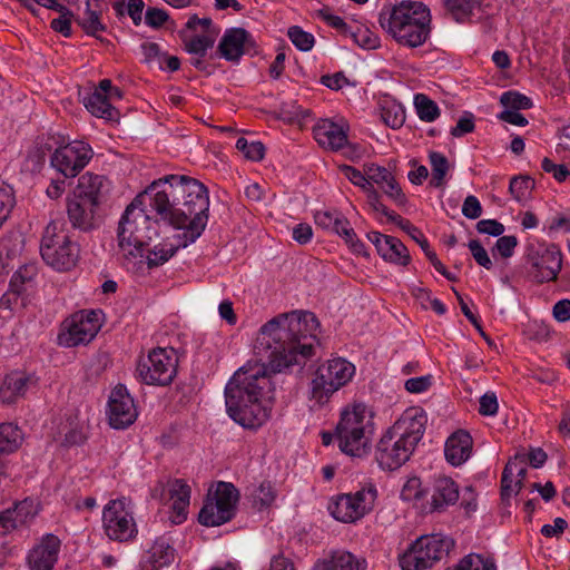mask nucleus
Wrapping results in <instances>:
<instances>
[{"label":"nucleus","mask_w":570,"mask_h":570,"mask_svg":"<svg viewBox=\"0 0 570 570\" xmlns=\"http://www.w3.org/2000/svg\"><path fill=\"white\" fill-rule=\"evenodd\" d=\"M320 323L312 312L278 314L261 328L254 345L274 373L306 362L313 355Z\"/></svg>","instance_id":"1"},{"label":"nucleus","mask_w":570,"mask_h":570,"mask_svg":"<svg viewBox=\"0 0 570 570\" xmlns=\"http://www.w3.org/2000/svg\"><path fill=\"white\" fill-rule=\"evenodd\" d=\"M147 203L146 195L140 193L126 207L117 227V244L124 259L146 263L153 269L167 263L183 246L180 240L153 244L158 236V223L146 213Z\"/></svg>","instance_id":"2"},{"label":"nucleus","mask_w":570,"mask_h":570,"mask_svg":"<svg viewBox=\"0 0 570 570\" xmlns=\"http://www.w3.org/2000/svg\"><path fill=\"white\" fill-rule=\"evenodd\" d=\"M274 401V385L264 365L240 367L225 386L229 417L245 429L256 430L268 421Z\"/></svg>","instance_id":"3"},{"label":"nucleus","mask_w":570,"mask_h":570,"mask_svg":"<svg viewBox=\"0 0 570 570\" xmlns=\"http://www.w3.org/2000/svg\"><path fill=\"white\" fill-rule=\"evenodd\" d=\"M423 414L399 419L376 444L375 460L381 469L394 471L411 458L425 430Z\"/></svg>","instance_id":"4"},{"label":"nucleus","mask_w":570,"mask_h":570,"mask_svg":"<svg viewBox=\"0 0 570 570\" xmlns=\"http://www.w3.org/2000/svg\"><path fill=\"white\" fill-rule=\"evenodd\" d=\"M379 21L397 43L409 48L422 46L431 32L430 9L417 1L404 0L383 10Z\"/></svg>","instance_id":"5"},{"label":"nucleus","mask_w":570,"mask_h":570,"mask_svg":"<svg viewBox=\"0 0 570 570\" xmlns=\"http://www.w3.org/2000/svg\"><path fill=\"white\" fill-rule=\"evenodd\" d=\"M374 423L364 404L342 412L335 428L338 449L351 456L363 458L371 452Z\"/></svg>","instance_id":"6"},{"label":"nucleus","mask_w":570,"mask_h":570,"mask_svg":"<svg viewBox=\"0 0 570 570\" xmlns=\"http://www.w3.org/2000/svg\"><path fill=\"white\" fill-rule=\"evenodd\" d=\"M181 206L174 212L173 227L184 229L178 235L183 247L195 243L206 228L208 222L209 196L206 186L197 179L190 183Z\"/></svg>","instance_id":"7"},{"label":"nucleus","mask_w":570,"mask_h":570,"mask_svg":"<svg viewBox=\"0 0 570 570\" xmlns=\"http://www.w3.org/2000/svg\"><path fill=\"white\" fill-rule=\"evenodd\" d=\"M195 178L186 175H167L153 181L142 194L163 220L173 225L174 212L185 200L187 188Z\"/></svg>","instance_id":"8"},{"label":"nucleus","mask_w":570,"mask_h":570,"mask_svg":"<svg viewBox=\"0 0 570 570\" xmlns=\"http://www.w3.org/2000/svg\"><path fill=\"white\" fill-rule=\"evenodd\" d=\"M40 253L42 259L57 271H69L76 265L79 248L65 230V222L57 219L48 224L42 235Z\"/></svg>","instance_id":"9"},{"label":"nucleus","mask_w":570,"mask_h":570,"mask_svg":"<svg viewBox=\"0 0 570 570\" xmlns=\"http://www.w3.org/2000/svg\"><path fill=\"white\" fill-rule=\"evenodd\" d=\"M355 373V366L344 358H333L317 367L309 386V400L324 405L331 396L346 385Z\"/></svg>","instance_id":"10"},{"label":"nucleus","mask_w":570,"mask_h":570,"mask_svg":"<svg viewBox=\"0 0 570 570\" xmlns=\"http://www.w3.org/2000/svg\"><path fill=\"white\" fill-rule=\"evenodd\" d=\"M454 543L441 534L421 535L401 556L402 570H426L445 558Z\"/></svg>","instance_id":"11"},{"label":"nucleus","mask_w":570,"mask_h":570,"mask_svg":"<svg viewBox=\"0 0 570 570\" xmlns=\"http://www.w3.org/2000/svg\"><path fill=\"white\" fill-rule=\"evenodd\" d=\"M524 259L529 275L537 283L556 281L562 268V254L554 244L529 243Z\"/></svg>","instance_id":"12"},{"label":"nucleus","mask_w":570,"mask_h":570,"mask_svg":"<svg viewBox=\"0 0 570 570\" xmlns=\"http://www.w3.org/2000/svg\"><path fill=\"white\" fill-rule=\"evenodd\" d=\"M178 357L174 348L157 347L138 362L136 373L148 385L166 386L176 376Z\"/></svg>","instance_id":"13"},{"label":"nucleus","mask_w":570,"mask_h":570,"mask_svg":"<svg viewBox=\"0 0 570 570\" xmlns=\"http://www.w3.org/2000/svg\"><path fill=\"white\" fill-rule=\"evenodd\" d=\"M376 497L375 487L370 484L354 493L337 495L330 503L328 511L340 522L354 523L372 511Z\"/></svg>","instance_id":"14"},{"label":"nucleus","mask_w":570,"mask_h":570,"mask_svg":"<svg viewBox=\"0 0 570 570\" xmlns=\"http://www.w3.org/2000/svg\"><path fill=\"white\" fill-rule=\"evenodd\" d=\"M102 528L105 534L112 541L128 542L136 538L137 524L125 498L110 500L105 505Z\"/></svg>","instance_id":"15"},{"label":"nucleus","mask_w":570,"mask_h":570,"mask_svg":"<svg viewBox=\"0 0 570 570\" xmlns=\"http://www.w3.org/2000/svg\"><path fill=\"white\" fill-rule=\"evenodd\" d=\"M95 311H81L65 321L58 335V344L65 347H73L88 344L99 331V323Z\"/></svg>","instance_id":"16"},{"label":"nucleus","mask_w":570,"mask_h":570,"mask_svg":"<svg viewBox=\"0 0 570 570\" xmlns=\"http://www.w3.org/2000/svg\"><path fill=\"white\" fill-rule=\"evenodd\" d=\"M92 158L91 147L80 140H75L58 147L50 163L66 178L76 177Z\"/></svg>","instance_id":"17"},{"label":"nucleus","mask_w":570,"mask_h":570,"mask_svg":"<svg viewBox=\"0 0 570 570\" xmlns=\"http://www.w3.org/2000/svg\"><path fill=\"white\" fill-rule=\"evenodd\" d=\"M107 415L111 428L121 430L131 425L137 419L134 399L122 384L114 387L109 395Z\"/></svg>","instance_id":"18"},{"label":"nucleus","mask_w":570,"mask_h":570,"mask_svg":"<svg viewBox=\"0 0 570 570\" xmlns=\"http://www.w3.org/2000/svg\"><path fill=\"white\" fill-rule=\"evenodd\" d=\"M252 35L244 28L226 30L218 45L219 55L228 61L236 62L245 53L256 52Z\"/></svg>","instance_id":"19"},{"label":"nucleus","mask_w":570,"mask_h":570,"mask_svg":"<svg viewBox=\"0 0 570 570\" xmlns=\"http://www.w3.org/2000/svg\"><path fill=\"white\" fill-rule=\"evenodd\" d=\"M61 541L52 534H45L27 556V564L30 570H53L58 561Z\"/></svg>","instance_id":"20"},{"label":"nucleus","mask_w":570,"mask_h":570,"mask_svg":"<svg viewBox=\"0 0 570 570\" xmlns=\"http://www.w3.org/2000/svg\"><path fill=\"white\" fill-rule=\"evenodd\" d=\"M37 379L22 371L8 373L0 384V403L10 405L24 397L28 390L36 386Z\"/></svg>","instance_id":"21"},{"label":"nucleus","mask_w":570,"mask_h":570,"mask_svg":"<svg viewBox=\"0 0 570 570\" xmlns=\"http://www.w3.org/2000/svg\"><path fill=\"white\" fill-rule=\"evenodd\" d=\"M347 130L344 125L330 119H321L313 127L314 138L317 144L332 151H337L347 145Z\"/></svg>","instance_id":"22"},{"label":"nucleus","mask_w":570,"mask_h":570,"mask_svg":"<svg viewBox=\"0 0 570 570\" xmlns=\"http://www.w3.org/2000/svg\"><path fill=\"white\" fill-rule=\"evenodd\" d=\"M175 560V549L170 539L165 535L158 537L147 549L139 561L140 570H160L169 567Z\"/></svg>","instance_id":"23"},{"label":"nucleus","mask_w":570,"mask_h":570,"mask_svg":"<svg viewBox=\"0 0 570 570\" xmlns=\"http://www.w3.org/2000/svg\"><path fill=\"white\" fill-rule=\"evenodd\" d=\"M108 179L100 175L86 173L78 179V185L73 190V196L83 200L100 205L104 195L108 191Z\"/></svg>","instance_id":"24"},{"label":"nucleus","mask_w":570,"mask_h":570,"mask_svg":"<svg viewBox=\"0 0 570 570\" xmlns=\"http://www.w3.org/2000/svg\"><path fill=\"white\" fill-rule=\"evenodd\" d=\"M98 205L89 200L72 197L68 200L67 213L72 227L82 232L91 230L95 227V213Z\"/></svg>","instance_id":"25"},{"label":"nucleus","mask_w":570,"mask_h":570,"mask_svg":"<svg viewBox=\"0 0 570 570\" xmlns=\"http://www.w3.org/2000/svg\"><path fill=\"white\" fill-rule=\"evenodd\" d=\"M472 444V438L468 432L463 430L454 432L445 442L444 455L446 461L453 466L461 465L470 458Z\"/></svg>","instance_id":"26"},{"label":"nucleus","mask_w":570,"mask_h":570,"mask_svg":"<svg viewBox=\"0 0 570 570\" xmlns=\"http://www.w3.org/2000/svg\"><path fill=\"white\" fill-rule=\"evenodd\" d=\"M458 499L459 488L451 478L440 476L435 480L431 500L432 511H442L448 505L454 504Z\"/></svg>","instance_id":"27"},{"label":"nucleus","mask_w":570,"mask_h":570,"mask_svg":"<svg viewBox=\"0 0 570 570\" xmlns=\"http://www.w3.org/2000/svg\"><path fill=\"white\" fill-rule=\"evenodd\" d=\"M169 499L171 501V510L175 515L171 521L179 524L186 520L187 509L190 500V488L183 480H175L169 488Z\"/></svg>","instance_id":"28"},{"label":"nucleus","mask_w":570,"mask_h":570,"mask_svg":"<svg viewBox=\"0 0 570 570\" xmlns=\"http://www.w3.org/2000/svg\"><path fill=\"white\" fill-rule=\"evenodd\" d=\"M230 510L220 508L212 497H208L198 514V521L205 527H218L232 520Z\"/></svg>","instance_id":"29"},{"label":"nucleus","mask_w":570,"mask_h":570,"mask_svg":"<svg viewBox=\"0 0 570 570\" xmlns=\"http://www.w3.org/2000/svg\"><path fill=\"white\" fill-rule=\"evenodd\" d=\"M100 4L101 0H87L83 17L77 20L88 36L96 38L97 32L106 30V26L100 21Z\"/></svg>","instance_id":"30"},{"label":"nucleus","mask_w":570,"mask_h":570,"mask_svg":"<svg viewBox=\"0 0 570 570\" xmlns=\"http://www.w3.org/2000/svg\"><path fill=\"white\" fill-rule=\"evenodd\" d=\"M83 105L87 110L96 117L112 120L118 111L109 102L108 96L101 91H94L83 98Z\"/></svg>","instance_id":"31"},{"label":"nucleus","mask_w":570,"mask_h":570,"mask_svg":"<svg viewBox=\"0 0 570 570\" xmlns=\"http://www.w3.org/2000/svg\"><path fill=\"white\" fill-rule=\"evenodd\" d=\"M381 256L391 263H395L402 266H406L411 256L405 245L396 237L389 236L383 244V250Z\"/></svg>","instance_id":"32"},{"label":"nucleus","mask_w":570,"mask_h":570,"mask_svg":"<svg viewBox=\"0 0 570 570\" xmlns=\"http://www.w3.org/2000/svg\"><path fill=\"white\" fill-rule=\"evenodd\" d=\"M212 498L219 503L220 508L223 507L230 510L232 518L235 517L239 492L233 483L224 481L218 482Z\"/></svg>","instance_id":"33"},{"label":"nucleus","mask_w":570,"mask_h":570,"mask_svg":"<svg viewBox=\"0 0 570 570\" xmlns=\"http://www.w3.org/2000/svg\"><path fill=\"white\" fill-rule=\"evenodd\" d=\"M22 441L20 429L13 423H0V454L14 452Z\"/></svg>","instance_id":"34"},{"label":"nucleus","mask_w":570,"mask_h":570,"mask_svg":"<svg viewBox=\"0 0 570 570\" xmlns=\"http://www.w3.org/2000/svg\"><path fill=\"white\" fill-rule=\"evenodd\" d=\"M326 561L335 570H365L366 560L354 556L348 551H335Z\"/></svg>","instance_id":"35"},{"label":"nucleus","mask_w":570,"mask_h":570,"mask_svg":"<svg viewBox=\"0 0 570 570\" xmlns=\"http://www.w3.org/2000/svg\"><path fill=\"white\" fill-rule=\"evenodd\" d=\"M217 32H203L193 37L183 36L185 49L188 53L205 57L216 40Z\"/></svg>","instance_id":"36"},{"label":"nucleus","mask_w":570,"mask_h":570,"mask_svg":"<svg viewBox=\"0 0 570 570\" xmlns=\"http://www.w3.org/2000/svg\"><path fill=\"white\" fill-rule=\"evenodd\" d=\"M12 513L13 521L16 523L17 529L27 524L30 520H32L38 513V504L32 499H24L14 503L12 508H9Z\"/></svg>","instance_id":"37"},{"label":"nucleus","mask_w":570,"mask_h":570,"mask_svg":"<svg viewBox=\"0 0 570 570\" xmlns=\"http://www.w3.org/2000/svg\"><path fill=\"white\" fill-rule=\"evenodd\" d=\"M432 178L430 185L433 187H441L444 185L445 176L449 171L450 165L448 158L438 151H431L429 154Z\"/></svg>","instance_id":"38"},{"label":"nucleus","mask_w":570,"mask_h":570,"mask_svg":"<svg viewBox=\"0 0 570 570\" xmlns=\"http://www.w3.org/2000/svg\"><path fill=\"white\" fill-rule=\"evenodd\" d=\"M36 274L37 267L33 264H26L16 271L9 284V288L14 295V302H17L18 296L24 291V284L32 281Z\"/></svg>","instance_id":"39"},{"label":"nucleus","mask_w":570,"mask_h":570,"mask_svg":"<svg viewBox=\"0 0 570 570\" xmlns=\"http://www.w3.org/2000/svg\"><path fill=\"white\" fill-rule=\"evenodd\" d=\"M414 106L419 118L423 121H434L440 116L438 105L424 94L414 96Z\"/></svg>","instance_id":"40"},{"label":"nucleus","mask_w":570,"mask_h":570,"mask_svg":"<svg viewBox=\"0 0 570 570\" xmlns=\"http://www.w3.org/2000/svg\"><path fill=\"white\" fill-rule=\"evenodd\" d=\"M381 118L386 126L396 129L403 126L405 111L399 104L386 102L381 107Z\"/></svg>","instance_id":"41"},{"label":"nucleus","mask_w":570,"mask_h":570,"mask_svg":"<svg viewBox=\"0 0 570 570\" xmlns=\"http://www.w3.org/2000/svg\"><path fill=\"white\" fill-rule=\"evenodd\" d=\"M500 102L507 108L505 110L519 111L532 107V100L518 91L503 92L500 97Z\"/></svg>","instance_id":"42"},{"label":"nucleus","mask_w":570,"mask_h":570,"mask_svg":"<svg viewBox=\"0 0 570 570\" xmlns=\"http://www.w3.org/2000/svg\"><path fill=\"white\" fill-rule=\"evenodd\" d=\"M448 10L451 12L455 21L462 22L468 18L479 0H444Z\"/></svg>","instance_id":"43"},{"label":"nucleus","mask_w":570,"mask_h":570,"mask_svg":"<svg viewBox=\"0 0 570 570\" xmlns=\"http://www.w3.org/2000/svg\"><path fill=\"white\" fill-rule=\"evenodd\" d=\"M533 187L534 181L531 177L515 176L510 181L509 191L515 200L521 202L528 197Z\"/></svg>","instance_id":"44"},{"label":"nucleus","mask_w":570,"mask_h":570,"mask_svg":"<svg viewBox=\"0 0 570 570\" xmlns=\"http://www.w3.org/2000/svg\"><path fill=\"white\" fill-rule=\"evenodd\" d=\"M287 36L292 43L301 51H309L315 42L314 36L309 32L304 31L298 26H292L288 28Z\"/></svg>","instance_id":"45"},{"label":"nucleus","mask_w":570,"mask_h":570,"mask_svg":"<svg viewBox=\"0 0 570 570\" xmlns=\"http://www.w3.org/2000/svg\"><path fill=\"white\" fill-rule=\"evenodd\" d=\"M236 148L244 154V156L253 161H258L264 158L265 146L261 141H248L246 138L240 137L236 141Z\"/></svg>","instance_id":"46"},{"label":"nucleus","mask_w":570,"mask_h":570,"mask_svg":"<svg viewBox=\"0 0 570 570\" xmlns=\"http://www.w3.org/2000/svg\"><path fill=\"white\" fill-rule=\"evenodd\" d=\"M340 170L353 185L361 187L365 193L373 188V185L367 180L365 171L362 173L348 165H342Z\"/></svg>","instance_id":"47"},{"label":"nucleus","mask_w":570,"mask_h":570,"mask_svg":"<svg viewBox=\"0 0 570 570\" xmlns=\"http://www.w3.org/2000/svg\"><path fill=\"white\" fill-rule=\"evenodd\" d=\"M60 13L59 18H56L51 21L50 27L56 32L61 33L65 37L71 36V19L73 13L66 7V10L58 11Z\"/></svg>","instance_id":"48"},{"label":"nucleus","mask_w":570,"mask_h":570,"mask_svg":"<svg viewBox=\"0 0 570 570\" xmlns=\"http://www.w3.org/2000/svg\"><path fill=\"white\" fill-rule=\"evenodd\" d=\"M514 474L512 472V463L505 464L501 475V498L503 501H509L514 493Z\"/></svg>","instance_id":"49"},{"label":"nucleus","mask_w":570,"mask_h":570,"mask_svg":"<svg viewBox=\"0 0 570 570\" xmlns=\"http://www.w3.org/2000/svg\"><path fill=\"white\" fill-rule=\"evenodd\" d=\"M364 171L367 180L377 185L385 184L392 177V174L385 167L375 164L364 165Z\"/></svg>","instance_id":"50"},{"label":"nucleus","mask_w":570,"mask_h":570,"mask_svg":"<svg viewBox=\"0 0 570 570\" xmlns=\"http://www.w3.org/2000/svg\"><path fill=\"white\" fill-rule=\"evenodd\" d=\"M468 247L473 258L480 266L487 269H490L492 267L493 264L488 255V252L478 239H471L468 244Z\"/></svg>","instance_id":"51"},{"label":"nucleus","mask_w":570,"mask_h":570,"mask_svg":"<svg viewBox=\"0 0 570 570\" xmlns=\"http://www.w3.org/2000/svg\"><path fill=\"white\" fill-rule=\"evenodd\" d=\"M541 167L546 173L552 174L553 178L562 183L570 176V170L564 165L554 164L548 157L543 158Z\"/></svg>","instance_id":"52"},{"label":"nucleus","mask_w":570,"mask_h":570,"mask_svg":"<svg viewBox=\"0 0 570 570\" xmlns=\"http://www.w3.org/2000/svg\"><path fill=\"white\" fill-rule=\"evenodd\" d=\"M517 245L518 239L515 236H500L495 242L494 249L500 254L501 257L509 258L513 255Z\"/></svg>","instance_id":"53"},{"label":"nucleus","mask_w":570,"mask_h":570,"mask_svg":"<svg viewBox=\"0 0 570 570\" xmlns=\"http://www.w3.org/2000/svg\"><path fill=\"white\" fill-rule=\"evenodd\" d=\"M401 498L404 501L420 500L422 498L421 480L411 478L403 485Z\"/></svg>","instance_id":"54"},{"label":"nucleus","mask_w":570,"mask_h":570,"mask_svg":"<svg viewBox=\"0 0 570 570\" xmlns=\"http://www.w3.org/2000/svg\"><path fill=\"white\" fill-rule=\"evenodd\" d=\"M499 409L498 399L495 393L487 392L480 397L479 413L484 416H492L497 414Z\"/></svg>","instance_id":"55"},{"label":"nucleus","mask_w":570,"mask_h":570,"mask_svg":"<svg viewBox=\"0 0 570 570\" xmlns=\"http://www.w3.org/2000/svg\"><path fill=\"white\" fill-rule=\"evenodd\" d=\"M169 19L168 13L158 8L149 7L145 13V22L151 28H160Z\"/></svg>","instance_id":"56"},{"label":"nucleus","mask_w":570,"mask_h":570,"mask_svg":"<svg viewBox=\"0 0 570 570\" xmlns=\"http://www.w3.org/2000/svg\"><path fill=\"white\" fill-rule=\"evenodd\" d=\"M476 230L480 234H487L491 236L499 237L504 232V226L500 222L495 219H482L476 224Z\"/></svg>","instance_id":"57"},{"label":"nucleus","mask_w":570,"mask_h":570,"mask_svg":"<svg viewBox=\"0 0 570 570\" xmlns=\"http://www.w3.org/2000/svg\"><path fill=\"white\" fill-rule=\"evenodd\" d=\"M479 567H482V556L470 553L463 557L456 564L445 570H479Z\"/></svg>","instance_id":"58"},{"label":"nucleus","mask_w":570,"mask_h":570,"mask_svg":"<svg viewBox=\"0 0 570 570\" xmlns=\"http://www.w3.org/2000/svg\"><path fill=\"white\" fill-rule=\"evenodd\" d=\"M462 214L469 219H476L482 214V206L479 199L470 195L468 196L462 205Z\"/></svg>","instance_id":"59"},{"label":"nucleus","mask_w":570,"mask_h":570,"mask_svg":"<svg viewBox=\"0 0 570 570\" xmlns=\"http://www.w3.org/2000/svg\"><path fill=\"white\" fill-rule=\"evenodd\" d=\"M384 193L397 205L406 203V197L393 176L385 183Z\"/></svg>","instance_id":"60"},{"label":"nucleus","mask_w":570,"mask_h":570,"mask_svg":"<svg viewBox=\"0 0 570 570\" xmlns=\"http://www.w3.org/2000/svg\"><path fill=\"white\" fill-rule=\"evenodd\" d=\"M275 491L269 482H263L256 491L255 500L261 507H269L275 500Z\"/></svg>","instance_id":"61"},{"label":"nucleus","mask_w":570,"mask_h":570,"mask_svg":"<svg viewBox=\"0 0 570 570\" xmlns=\"http://www.w3.org/2000/svg\"><path fill=\"white\" fill-rule=\"evenodd\" d=\"M341 213L336 210H318L314 215L315 224L324 229L333 228Z\"/></svg>","instance_id":"62"},{"label":"nucleus","mask_w":570,"mask_h":570,"mask_svg":"<svg viewBox=\"0 0 570 570\" xmlns=\"http://www.w3.org/2000/svg\"><path fill=\"white\" fill-rule=\"evenodd\" d=\"M474 119L472 114H466L465 116L461 117L456 126L451 129V135L453 137H461L465 134H470L474 130Z\"/></svg>","instance_id":"63"},{"label":"nucleus","mask_w":570,"mask_h":570,"mask_svg":"<svg viewBox=\"0 0 570 570\" xmlns=\"http://www.w3.org/2000/svg\"><path fill=\"white\" fill-rule=\"evenodd\" d=\"M405 390L410 393H422L425 392L431 386V376H417L411 377L405 381Z\"/></svg>","instance_id":"64"}]
</instances>
